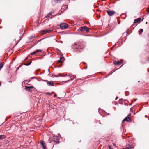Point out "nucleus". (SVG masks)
<instances>
[{"mask_svg": "<svg viewBox=\"0 0 149 149\" xmlns=\"http://www.w3.org/2000/svg\"><path fill=\"white\" fill-rule=\"evenodd\" d=\"M40 144L42 146V147L43 149H46V146L44 142L42 141L41 140L40 142Z\"/></svg>", "mask_w": 149, "mask_h": 149, "instance_id": "7", "label": "nucleus"}, {"mask_svg": "<svg viewBox=\"0 0 149 149\" xmlns=\"http://www.w3.org/2000/svg\"><path fill=\"white\" fill-rule=\"evenodd\" d=\"M147 13L148 14H149V8H148L147 9Z\"/></svg>", "mask_w": 149, "mask_h": 149, "instance_id": "27", "label": "nucleus"}, {"mask_svg": "<svg viewBox=\"0 0 149 149\" xmlns=\"http://www.w3.org/2000/svg\"><path fill=\"white\" fill-rule=\"evenodd\" d=\"M36 53V52L35 51H34V52H33L31 53L30 54L31 55H32Z\"/></svg>", "mask_w": 149, "mask_h": 149, "instance_id": "21", "label": "nucleus"}, {"mask_svg": "<svg viewBox=\"0 0 149 149\" xmlns=\"http://www.w3.org/2000/svg\"><path fill=\"white\" fill-rule=\"evenodd\" d=\"M47 84L49 86H53L54 84L53 82L52 81H47Z\"/></svg>", "mask_w": 149, "mask_h": 149, "instance_id": "11", "label": "nucleus"}, {"mask_svg": "<svg viewBox=\"0 0 149 149\" xmlns=\"http://www.w3.org/2000/svg\"><path fill=\"white\" fill-rule=\"evenodd\" d=\"M107 12L109 16H112L115 13V11L113 10H108Z\"/></svg>", "mask_w": 149, "mask_h": 149, "instance_id": "3", "label": "nucleus"}, {"mask_svg": "<svg viewBox=\"0 0 149 149\" xmlns=\"http://www.w3.org/2000/svg\"><path fill=\"white\" fill-rule=\"evenodd\" d=\"M131 113H129V114L127 116L128 117H129V116H130V115H131Z\"/></svg>", "mask_w": 149, "mask_h": 149, "instance_id": "33", "label": "nucleus"}, {"mask_svg": "<svg viewBox=\"0 0 149 149\" xmlns=\"http://www.w3.org/2000/svg\"><path fill=\"white\" fill-rule=\"evenodd\" d=\"M35 37V36H30L29 37V39H31L32 38H34V37Z\"/></svg>", "mask_w": 149, "mask_h": 149, "instance_id": "22", "label": "nucleus"}, {"mask_svg": "<svg viewBox=\"0 0 149 149\" xmlns=\"http://www.w3.org/2000/svg\"><path fill=\"white\" fill-rule=\"evenodd\" d=\"M42 50H38V49H37L36 50V52H41Z\"/></svg>", "mask_w": 149, "mask_h": 149, "instance_id": "23", "label": "nucleus"}, {"mask_svg": "<svg viewBox=\"0 0 149 149\" xmlns=\"http://www.w3.org/2000/svg\"><path fill=\"white\" fill-rule=\"evenodd\" d=\"M130 111H132V108H131L130 109Z\"/></svg>", "mask_w": 149, "mask_h": 149, "instance_id": "35", "label": "nucleus"}, {"mask_svg": "<svg viewBox=\"0 0 149 149\" xmlns=\"http://www.w3.org/2000/svg\"><path fill=\"white\" fill-rule=\"evenodd\" d=\"M64 58L63 57H60V60H62Z\"/></svg>", "mask_w": 149, "mask_h": 149, "instance_id": "28", "label": "nucleus"}, {"mask_svg": "<svg viewBox=\"0 0 149 149\" xmlns=\"http://www.w3.org/2000/svg\"><path fill=\"white\" fill-rule=\"evenodd\" d=\"M85 30L86 32L88 33L89 31V29L87 27H85Z\"/></svg>", "mask_w": 149, "mask_h": 149, "instance_id": "19", "label": "nucleus"}, {"mask_svg": "<svg viewBox=\"0 0 149 149\" xmlns=\"http://www.w3.org/2000/svg\"><path fill=\"white\" fill-rule=\"evenodd\" d=\"M28 58V57H27L25 59V60H26Z\"/></svg>", "mask_w": 149, "mask_h": 149, "instance_id": "34", "label": "nucleus"}, {"mask_svg": "<svg viewBox=\"0 0 149 149\" xmlns=\"http://www.w3.org/2000/svg\"><path fill=\"white\" fill-rule=\"evenodd\" d=\"M68 26V25L65 23H61L60 24V27L62 29H66Z\"/></svg>", "mask_w": 149, "mask_h": 149, "instance_id": "1", "label": "nucleus"}, {"mask_svg": "<svg viewBox=\"0 0 149 149\" xmlns=\"http://www.w3.org/2000/svg\"><path fill=\"white\" fill-rule=\"evenodd\" d=\"M64 6H62V9L63 10L64 9Z\"/></svg>", "mask_w": 149, "mask_h": 149, "instance_id": "32", "label": "nucleus"}, {"mask_svg": "<svg viewBox=\"0 0 149 149\" xmlns=\"http://www.w3.org/2000/svg\"><path fill=\"white\" fill-rule=\"evenodd\" d=\"M131 121V118L127 116L123 120L122 123L125 121H126L127 122H130Z\"/></svg>", "mask_w": 149, "mask_h": 149, "instance_id": "6", "label": "nucleus"}, {"mask_svg": "<svg viewBox=\"0 0 149 149\" xmlns=\"http://www.w3.org/2000/svg\"><path fill=\"white\" fill-rule=\"evenodd\" d=\"M54 96H55V97H56V95H54Z\"/></svg>", "mask_w": 149, "mask_h": 149, "instance_id": "39", "label": "nucleus"}, {"mask_svg": "<svg viewBox=\"0 0 149 149\" xmlns=\"http://www.w3.org/2000/svg\"><path fill=\"white\" fill-rule=\"evenodd\" d=\"M80 30L81 31H84L85 30V27H81L80 28Z\"/></svg>", "mask_w": 149, "mask_h": 149, "instance_id": "16", "label": "nucleus"}, {"mask_svg": "<svg viewBox=\"0 0 149 149\" xmlns=\"http://www.w3.org/2000/svg\"><path fill=\"white\" fill-rule=\"evenodd\" d=\"M52 141H53L56 143L58 142L59 138L58 136H54L53 137Z\"/></svg>", "mask_w": 149, "mask_h": 149, "instance_id": "4", "label": "nucleus"}, {"mask_svg": "<svg viewBox=\"0 0 149 149\" xmlns=\"http://www.w3.org/2000/svg\"><path fill=\"white\" fill-rule=\"evenodd\" d=\"M78 46L76 47L75 48V49H74V51L75 52H77L78 51L80 52V50L79 49H82L83 48L84 46L82 45H79V44H78Z\"/></svg>", "mask_w": 149, "mask_h": 149, "instance_id": "2", "label": "nucleus"}, {"mask_svg": "<svg viewBox=\"0 0 149 149\" xmlns=\"http://www.w3.org/2000/svg\"><path fill=\"white\" fill-rule=\"evenodd\" d=\"M141 20V18H138L136 19H134V23H136L139 22Z\"/></svg>", "mask_w": 149, "mask_h": 149, "instance_id": "10", "label": "nucleus"}, {"mask_svg": "<svg viewBox=\"0 0 149 149\" xmlns=\"http://www.w3.org/2000/svg\"><path fill=\"white\" fill-rule=\"evenodd\" d=\"M45 94H47V95H51V94L50 93H49V92H47V93H46Z\"/></svg>", "mask_w": 149, "mask_h": 149, "instance_id": "24", "label": "nucleus"}, {"mask_svg": "<svg viewBox=\"0 0 149 149\" xmlns=\"http://www.w3.org/2000/svg\"><path fill=\"white\" fill-rule=\"evenodd\" d=\"M58 62H59V63H62V61L61 60H58Z\"/></svg>", "mask_w": 149, "mask_h": 149, "instance_id": "26", "label": "nucleus"}, {"mask_svg": "<svg viewBox=\"0 0 149 149\" xmlns=\"http://www.w3.org/2000/svg\"><path fill=\"white\" fill-rule=\"evenodd\" d=\"M146 24H147V22H146Z\"/></svg>", "mask_w": 149, "mask_h": 149, "instance_id": "40", "label": "nucleus"}, {"mask_svg": "<svg viewBox=\"0 0 149 149\" xmlns=\"http://www.w3.org/2000/svg\"><path fill=\"white\" fill-rule=\"evenodd\" d=\"M148 61H149V57H148Z\"/></svg>", "mask_w": 149, "mask_h": 149, "instance_id": "36", "label": "nucleus"}, {"mask_svg": "<svg viewBox=\"0 0 149 149\" xmlns=\"http://www.w3.org/2000/svg\"><path fill=\"white\" fill-rule=\"evenodd\" d=\"M6 136L4 135H0V139H4V138H6Z\"/></svg>", "mask_w": 149, "mask_h": 149, "instance_id": "14", "label": "nucleus"}, {"mask_svg": "<svg viewBox=\"0 0 149 149\" xmlns=\"http://www.w3.org/2000/svg\"><path fill=\"white\" fill-rule=\"evenodd\" d=\"M69 77L70 78L72 77V78H73L74 79L75 78L76 76L75 75H72V76H70V75H69Z\"/></svg>", "mask_w": 149, "mask_h": 149, "instance_id": "20", "label": "nucleus"}, {"mask_svg": "<svg viewBox=\"0 0 149 149\" xmlns=\"http://www.w3.org/2000/svg\"><path fill=\"white\" fill-rule=\"evenodd\" d=\"M49 31H50L49 30H42L41 31L43 33H46L49 32Z\"/></svg>", "mask_w": 149, "mask_h": 149, "instance_id": "12", "label": "nucleus"}, {"mask_svg": "<svg viewBox=\"0 0 149 149\" xmlns=\"http://www.w3.org/2000/svg\"><path fill=\"white\" fill-rule=\"evenodd\" d=\"M4 65V63L3 62H1L0 64V68H2L3 67Z\"/></svg>", "mask_w": 149, "mask_h": 149, "instance_id": "15", "label": "nucleus"}, {"mask_svg": "<svg viewBox=\"0 0 149 149\" xmlns=\"http://www.w3.org/2000/svg\"><path fill=\"white\" fill-rule=\"evenodd\" d=\"M73 79L72 78H71L69 80H68V81H72L73 80Z\"/></svg>", "mask_w": 149, "mask_h": 149, "instance_id": "25", "label": "nucleus"}, {"mask_svg": "<svg viewBox=\"0 0 149 149\" xmlns=\"http://www.w3.org/2000/svg\"><path fill=\"white\" fill-rule=\"evenodd\" d=\"M130 148L126 147L125 148H123V149H129Z\"/></svg>", "mask_w": 149, "mask_h": 149, "instance_id": "30", "label": "nucleus"}, {"mask_svg": "<svg viewBox=\"0 0 149 149\" xmlns=\"http://www.w3.org/2000/svg\"><path fill=\"white\" fill-rule=\"evenodd\" d=\"M31 62H32L31 61L28 63L25 64L24 65L25 66H28L31 64Z\"/></svg>", "mask_w": 149, "mask_h": 149, "instance_id": "18", "label": "nucleus"}, {"mask_svg": "<svg viewBox=\"0 0 149 149\" xmlns=\"http://www.w3.org/2000/svg\"><path fill=\"white\" fill-rule=\"evenodd\" d=\"M65 7H66V8H67V5H65Z\"/></svg>", "mask_w": 149, "mask_h": 149, "instance_id": "37", "label": "nucleus"}, {"mask_svg": "<svg viewBox=\"0 0 149 149\" xmlns=\"http://www.w3.org/2000/svg\"><path fill=\"white\" fill-rule=\"evenodd\" d=\"M109 149H113V148L112 147H111V146H109Z\"/></svg>", "mask_w": 149, "mask_h": 149, "instance_id": "29", "label": "nucleus"}, {"mask_svg": "<svg viewBox=\"0 0 149 149\" xmlns=\"http://www.w3.org/2000/svg\"><path fill=\"white\" fill-rule=\"evenodd\" d=\"M25 89L27 91H29L30 92H31L32 91V90L31 89L33 88V87L32 86H25Z\"/></svg>", "mask_w": 149, "mask_h": 149, "instance_id": "5", "label": "nucleus"}, {"mask_svg": "<svg viewBox=\"0 0 149 149\" xmlns=\"http://www.w3.org/2000/svg\"><path fill=\"white\" fill-rule=\"evenodd\" d=\"M76 45V43H75L74 44V45Z\"/></svg>", "mask_w": 149, "mask_h": 149, "instance_id": "38", "label": "nucleus"}, {"mask_svg": "<svg viewBox=\"0 0 149 149\" xmlns=\"http://www.w3.org/2000/svg\"><path fill=\"white\" fill-rule=\"evenodd\" d=\"M143 31V30L142 29H141L140 31H139V34L140 35L142 34V32Z\"/></svg>", "mask_w": 149, "mask_h": 149, "instance_id": "17", "label": "nucleus"}, {"mask_svg": "<svg viewBox=\"0 0 149 149\" xmlns=\"http://www.w3.org/2000/svg\"><path fill=\"white\" fill-rule=\"evenodd\" d=\"M52 14V13L50 12L49 13H48L46 16H45V17H49L50 16H51Z\"/></svg>", "mask_w": 149, "mask_h": 149, "instance_id": "13", "label": "nucleus"}, {"mask_svg": "<svg viewBox=\"0 0 149 149\" xmlns=\"http://www.w3.org/2000/svg\"><path fill=\"white\" fill-rule=\"evenodd\" d=\"M113 145H114V146H116V145H115V144H113Z\"/></svg>", "mask_w": 149, "mask_h": 149, "instance_id": "41", "label": "nucleus"}, {"mask_svg": "<svg viewBox=\"0 0 149 149\" xmlns=\"http://www.w3.org/2000/svg\"><path fill=\"white\" fill-rule=\"evenodd\" d=\"M113 63L114 65H117L121 64V63H122V62H120L119 61H113Z\"/></svg>", "mask_w": 149, "mask_h": 149, "instance_id": "8", "label": "nucleus"}, {"mask_svg": "<svg viewBox=\"0 0 149 149\" xmlns=\"http://www.w3.org/2000/svg\"><path fill=\"white\" fill-rule=\"evenodd\" d=\"M118 98V97H116L115 98V100H116Z\"/></svg>", "mask_w": 149, "mask_h": 149, "instance_id": "31", "label": "nucleus"}, {"mask_svg": "<svg viewBox=\"0 0 149 149\" xmlns=\"http://www.w3.org/2000/svg\"><path fill=\"white\" fill-rule=\"evenodd\" d=\"M33 77H31V78H30V79H28V80H24L23 82L24 83V84H27L28 82H29L30 80L33 79Z\"/></svg>", "mask_w": 149, "mask_h": 149, "instance_id": "9", "label": "nucleus"}]
</instances>
